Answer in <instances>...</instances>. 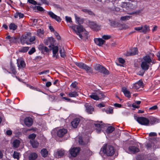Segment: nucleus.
Segmentation results:
<instances>
[{
	"label": "nucleus",
	"instance_id": "obj_31",
	"mask_svg": "<svg viewBox=\"0 0 160 160\" xmlns=\"http://www.w3.org/2000/svg\"><path fill=\"white\" fill-rule=\"evenodd\" d=\"M20 143V142L19 140L15 139L13 141L12 144L14 148H18L19 146Z\"/></svg>",
	"mask_w": 160,
	"mask_h": 160
},
{
	"label": "nucleus",
	"instance_id": "obj_18",
	"mask_svg": "<svg viewBox=\"0 0 160 160\" xmlns=\"http://www.w3.org/2000/svg\"><path fill=\"white\" fill-rule=\"evenodd\" d=\"M89 25L90 27L94 30H98L100 29V27L95 22L90 21Z\"/></svg>",
	"mask_w": 160,
	"mask_h": 160
},
{
	"label": "nucleus",
	"instance_id": "obj_7",
	"mask_svg": "<svg viewBox=\"0 0 160 160\" xmlns=\"http://www.w3.org/2000/svg\"><path fill=\"white\" fill-rule=\"evenodd\" d=\"M91 98L96 100H98L100 99L104 98V95L103 94L100 92L93 93L89 96Z\"/></svg>",
	"mask_w": 160,
	"mask_h": 160
},
{
	"label": "nucleus",
	"instance_id": "obj_14",
	"mask_svg": "<svg viewBox=\"0 0 160 160\" xmlns=\"http://www.w3.org/2000/svg\"><path fill=\"white\" fill-rule=\"evenodd\" d=\"M148 121H149V125H153L160 122L159 119L153 117H150Z\"/></svg>",
	"mask_w": 160,
	"mask_h": 160
},
{
	"label": "nucleus",
	"instance_id": "obj_10",
	"mask_svg": "<svg viewBox=\"0 0 160 160\" xmlns=\"http://www.w3.org/2000/svg\"><path fill=\"white\" fill-rule=\"evenodd\" d=\"M94 124L96 128V132L98 133L101 132L102 131L101 128H103L105 126L104 124H103L102 121L100 122H95L94 121Z\"/></svg>",
	"mask_w": 160,
	"mask_h": 160
},
{
	"label": "nucleus",
	"instance_id": "obj_11",
	"mask_svg": "<svg viewBox=\"0 0 160 160\" xmlns=\"http://www.w3.org/2000/svg\"><path fill=\"white\" fill-rule=\"evenodd\" d=\"M80 151V148L79 147H75L71 148L69 150L70 155L72 157H76Z\"/></svg>",
	"mask_w": 160,
	"mask_h": 160
},
{
	"label": "nucleus",
	"instance_id": "obj_8",
	"mask_svg": "<svg viewBox=\"0 0 160 160\" xmlns=\"http://www.w3.org/2000/svg\"><path fill=\"white\" fill-rule=\"evenodd\" d=\"M137 121L140 124L145 126H148L149 124V121L147 118L143 117H138Z\"/></svg>",
	"mask_w": 160,
	"mask_h": 160
},
{
	"label": "nucleus",
	"instance_id": "obj_20",
	"mask_svg": "<svg viewBox=\"0 0 160 160\" xmlns=\"http://www.w3.org/2000/svg\"><path fill=\"white\" fill-rule=\"evenodd\" d=\"M67 132V129L62 128L59 129L57 132V136L59 137H63Z\"/></svg>",
	"mask_w": 160,
	"mask_h": 160
},
{
	"label": "nucleus",
	"instance_id": "obj_21",
	"mask_svg": "<svg viewBox=\"0 0 160 160\" xmlns=\"http://www.w3.org/2000/svg\"><path fill=\"white\" fill-rule=\"evenodd\" d=\"M65 153V151L64 150H58L55 152L54 155L55 157L57 158H59L62 156Z\"/></svg>",
	"mask_w": 160,
	"mask_h": 160
},
{
	"label": "nucleus",
	"instance_id": "obj_32",
	"mask_svg": "<svg viewBox=\"0 0 160 160\" xmlns=\"http://www.w3.org/2000/svg\"><path fill=\"white\" fill-rule=\"evenodd\" d=\"M38 157L37 154L36 153L32 152L31 153L29 156V160H34Z\"/></svg>",
	"mask_w": 160,
	"mask_h": 160
},
{
	"label": "nucleus",
	"instance_id": "obj_55",
	"mask_svg": "<svg viewBox=\"0 0 160 160\" xmlns=\"http://www.w3.org/2000/svg\"><path fill=\"white\" fill-rule=\"evenodd\" d=\"M49 72V71L48 70H44L42 72H40L38 73V74L39 75L43 74H46L47 73H48Z\"/></svg>",
	"mask_w": 160,
	"mask_h": 160
},
{
	"label": "nucleus",
	"instance_id": "obj_4",
	"mask_svg": "<svg viewBox=\"0 0 160 160\" xmlns=\"http://www.w3.org/2000/svg\"><path fill=\"white\" fill-rule=\"evenodd\" d=\"M76 65L79 68L85 70L88 73H92V69L82 62H76Z\"/></svg>",
	"mask_w": 160,
	"mask_h": 160
},
{
	"label": "nucleus",
	"instance_id": "obj_16",
	"mask_svg": "<svg viewBox=\"0 0 160 160\" xmlns=\"http://www.w3.org/2000/svg\"><path fill=\"white\" fill-rule=\"evenodd\" d=\"M47 13L49 16L52 18L55 19L58 22H60L61 21V19L60 17L54 14L52 12L49 11Z\"/></svg>",
	"mask_w": 160,
	"mask_h": 160
},
{
	"label": "nucleus",
	"instance_id": "obj_27",
	"mask_svg": "<svg viewBox=\"0 0 160 160\" xmlns=\"http://www.w3.org/2000/svg\"><path fill=\"white\" fill-rule=\"evenodd\" d=\"M38 49L41 51L42 52H48L49 51V49L48 48L45 46L43 44H41L39 45Z\"/></svg>",
	"mask_w": 160,
	"mask_h": 160
},
{
	"label": "nucleus",
	"instance_id": "obj_52",
	"mask_svg": "<svg viewBox=\"0 0 160 160\" xmlns=\"http://www.w3.org/2000/svg\"><path fill=\"white\" fill-rule=\"evenodd\" d=\"M106 112L108 114H112L113 112V110L112 108H109L106 110Z\"/></svg>",
	"mask_w": 160,
	"mask_h": 160
},
{
	"label": "nucleus",
	"instance_id": "obj_45",
	"mask_svg": "<svg viewBox=\"0 0 160 160\" xmlns=\"http://www.w3.org/2000/svg\"><path fill=\"white\" fill-rule=\"evenodd\" d=\"M131 16H125L122 17L121 18V20L122 21L127 20L129 19Z\"/></svg>",
	"mask_w": 160,
	"mask_h": 160
},
{
	"label": "nucleus",
	"instance_id": "obj_50",
	"mask_svg": "<svg viewBox=\"0 0 160 160\" xmlns=\"http://www.w3.org/2000/svg\"><path fill=\"white\" fill-rule=\"evenodd\" d=\"M111 36L108 35H104L102 36V38L105 40H108L111 38Z\"/></svg>",
	"mask_w": 160,
	"mask_h": 160
},
{
	"label": "nucleus",
	"instance_id": "obj_62",
	"mask_svg": "<svg viewBox=\"0 0 160 160\" xmlns=\"http://www.w3.org/2000/svg\"><path fill=\"white\" fill-rule=\"evenodd\" d=\"M16 38H15L12 37L10 40H9V41L11 43L13 42L16 41Z\"/></svg>",
	"mask_w": 160,
	"mask_h": 160
},
{
	"label": "nucleus",
	"instance_id": "obj_48",
	"mask_svg": "<svg viewBox=\"0 0 160 160\" xmlns=\"http://www.w3.org/2000/svg\"><path fill=\"white\" fill-rule=\"evenodd\" d=\"M66 20L67 22L71 23L72 22L71 18L67 16L65 17Z\"/></svg>",
	"mask_w": 160,
	"mask_h": 160
},
{
	"label": "nucleus",
	"instance_id": "obj_42",
	"mask_svg": "<svg viewBox=\"0 0 160 160\" xmlns=\"http://www.w3.org/2000/svg\"><path fill=\"white\" fill-rule=\"evenodd\" d=\"M36 38L35 36H31V33H30V35L29 39V45L33 43V42L35 40Z\"/></svg>",
	"mask_w": 160,
	"mask_h": 160
},
{
	"label": "nucleus",
	"instance_id": "obj_60",
	"mask_svg": "<svg viewBox=\"0 0 160 160\" xmlns=\"http://www.w3.org/2000/svg\"><path fill=\"white\" fill-rule=\"evenodd\" d=\"M157 135V134L156 132H151L149 133V136L150 137L155 136Z\"/></svg>",
	"mask_w": 160,
	"mask_h": 160
},
{
	"label": "nucleus",
	"instance_id": "obj_59",
	"mask_svg": "<svg viewBox=\"0 0 160 160\" xmlns=\"http://www.w3.org/2000/svg\"><path fill=\"white\" fill-rule=\"evenodd\" d=\"M158 106L157 105H154L149 108L150 110H155L157 109Z\"/></svg>",
	"mask_w": 160,
	"mask_h": 160
},
{
	"label": "nucleus",
	"instance_id": "obj_12",
	"mask_svg": "<svg viewBox=\"0 0 160 160\" xmlns=\"http://www.w3.org/2000/svg\"><path fill=\"white\" fill-rule=\"evenodd\" d=\"M138 50L137 48H134L130 49L125 54V55L127 56H133L138 53Z\"/></svg>",
	"mask_w": 160,
	"mask_h": 160
},
{
	"label": "nucleus",
	"instance_id": "obj_37",
	"mask_svg": "<svg viewBox=\"0 0 160 160\" xmlns=\"http://www.w3.org/2000/svg\"><path fill=\"white\" fill-rule=\"evenodd\" d=\"M59 53L61 57L64 58L66 56V52L63 48H60Z\"/></svg>",
	"mask_w": 160,
	"mask_h": 160
},
{
	"label": "nucleus",
	"instance_id": "obj_39",
	"mask_svg": "<svg viewBox=\"0 0 160 160\" xmlns=\"http://www.w3.org/2000/svg\"><path fill=\"white\" fill-rule=\"evenodd\" d=\"M24 17L23 14L20 12H17L14 15V17L15 18H18L19 17V18H23Z\"/></svg>",
	"mask_w": 160,
	"mask_h": 160
},
{
	"label": "nucleus",
	"instance_id": "obj_57",
	"mask_svg": "<svg viewBox=\"0 0 160 160\" xmlns=\"http://www.w3.org/2000/svg\"><path fill=\"white\" fill-rule=\"evenodd\" d=\"M115 0H105L103 4L105 5L110 3V1H115Z\"/></svg>",
	"mask_w": 160,
	"mask_h": 160
},
{
	"label": "nucleus",
	"instance_id": "obj_49",
	"mask_svg": "<svg viewBox=\"0 0 160 160\" xmlns=\"http://www.w3.org/2000/svg\"><path fill=\"white\" fill-rule=\"evenodd\" d=\"M36 51L34 48H32V49L28 52V53L29 55H31L34 53Z\"/></svg>",
	"mask_w": 160,
	"mask_h": 160
},
{
	"label": "nucleus",
	"instance_id": "obj_34",
	"mask_svg": "<svg viewBox=\"0 0 160 160\" xmlns=\"http://www.w3.org/2000/svg\"><path fill=\"white\" fill-rule=\"evenodd\" d=\"M108 9L110 12L114 11H118L120 10V8H119L116 7L114 6H113L112 7H108Z\"/></svg>",
	"mask_w": 160,
	"mask_h": 160
},
{
	"label": "nucleus",
	"instance_id": "obj_41",
	"mask_svg": "<svg viewBox=\"0 0 160 160\" xmlns=\"http://www.w3.org/2000/svg\"><path fill=\"white\" fill-rule=\"evenodd\" d=\"M115 130V128L112 126L108 127L107 129L106 132L108 133H111Z\"/></svg>",
	"mask_w": 160,
	"mask_h": 160
},
{
	"label": "nucleus",
	"instance_id": "obj_3",
	"mask_svg": "<svg viewBox=\"0 0 160 160\" xmlns=\"http://www.w3.org/2000/svg\"><path fill=\"white\" fill-rule=\"evenodd\" d=\"M102 152L106 154L107 155L112 156L115 152V149L113 147L111 146H108L107 148V145H105L101 148Z\"/></svg>",
	"mask_w": 160,
	"mask_h": 160
},
{
	"label": "nucleus",
	"instance_id": "obj_40",
	"mask_svg": "<svg viewBox=\"0 0 160 160\" xmlns=\"http://www.w3.org/2000/svg\"><path fill=\"white\" fill-rule=\"evenodd\" d=\"M17 26L14 23H11L9 26V28L10 29L12 30L13 31L15 30L17 28Z\"/></svg>",
	"mask_w": 160,
	"mask_h": 160
},
{
	"label": "nucleus",
	"instance_id": "obj_29",
	"mask_svg": "<svg viewBox=\"0 0 160 160\" xmlns=\"http://www.w3.org/2000/svg\"><path fill=\"white\" fill-rule=\"evenodd\" d=\"M122 91L123 92L125 96L128 98H129L130 97V92L126 88H122Z\"/></svg>",
	"mask_w": 160,
	"mask_h": 160
},
{
	"label": "nucleus",
	"instance_id": "obj_36",
	"mask_svg": "<svg viewBox=\"0 0 160 160\" xmlns=\"http://www.w3.org/2000/svg\"><path fill=\"white\" fill-rule=\"evenodd\" d=\"M82 11L86 13H88L90 15H93L94 13L90 10L87 9L86 8H83L82 9Z\"/></svg>",
	"mask_w": 160,
	"mask_h": 160
},
{
	"label": "nucleus",
	"instance_id": "obj_33",
	"mask_svg": "<svg viewBox=\"0 0 160 160\" xmlns=\"http://www.w3.org/2000/svg\"><path fill=\"white\" fill-rule=\"evenodd\" d=\"M29 48L28 47H22L19 49V51L22 53H25L28 51Z\"/></svg>",
	"mask_w": 160,
	"mask_h": 160
},
{
	"label": "nucleus",
	"instance_id": "obj_46",
	"mask_svg": "<svg viewBox=\"0 0 160 160\" xmlns=\"http://www.w3.org/2000/svg\"><path fill=\"white\" fill-rule=\"evenodd\" d=\"M36 137V135L34 133H32L30 134L28 136V138L30 139H31V141H33Z\"/></svg>",
	"mask_w": 160,
	"mask_h": 160
},
{
	"label": "nucleus",
	"instance_id": "obj_15",
	"mask_svg": "<svg viewBox=\"0 0 160 160\" xmlns=\"http://www.w3.org/2000/svg\"><path fill=\"white\" fill-rule=\"evenodd\" d=\"M52 57L53 58H55L56 59L58 58V48L57 46H52Z\"/></svg>",
	"mask_w": 160,
	"mask_h": 160
},
{
	"label": "nucleus",
	"instance_id": "obj_61",
	"mask_svg": "<svg viewBox=\"0 0 160 160\" xmlns=\"http://www.w3.org/2000/svg\"><path fill=\"white\" fill-rule=\"evenodd\" d=\"M41 2L43 4H44L46 5H48L49 2L47 0H40Z\"/></svg>",
	"mask_w": 160,
	"mask_h": 160
},
{
	"label": "nucleus",
	"instance_id": "obj_43",
	"mask_svg": "<svg viewBox=\"0 0 160 160\" xmlns=\"http://www.w3.org/2000/svg\"><path fill=\"white\" fill-rule=\"evenodd\" d=\"M13 156L14 158L18 159L19 158V153L14 151L13 154Z\"/></svg>",
	"mask_w": 160,
	"mask_h": 160
},
{
	"label": "nucleus",
	"instance_id": "obj_38",
	"mask_svg": "<svg viewBox=\"0 0 160 160\" xmlns=\"http://www.w3.org/2000/svg\"><path fill=\"white\" fill-rule=\"evenodd\" d=\"M30 143L33 148H37L39 144L38 142L34 141H30Z\"/></svg>",
	"mask_w": 160,
	"mask_h": 160
},
{
	"label": "nucleus",
	"instance_id": "obj_28",
	"mask_svg": "<svg viewBox=\"0 0 160 160\" xmlns=\"http://www.w3.org/2000/svg\"><path fill=\"white\" fill-rule=\"evenodd\" d=\"M68 95L70 98H76L78 96V92L76 91L71 92H69Z\"/></svg>",
	"mask_w": 160,
	"mask_h": 160
},
{
	"label": "nucleus",
	"instance_id": "obj_44",
	"mask_svg": "<svg viewBox=\"0 0 160 160\" xmlns=\"http://www.w3.org/2000/svg\"><path fill=\"white\" fill-rule=\"evenodd\" d=\"M78 85V83L76 82H74L71 84L70 85V87L73 88H75L76 90L78 89V88L77 87V85Z\"/></svg>",
	"mask_w": 160,
	"mask_h": 160
},
{
	"label": "nucleus",
	"instance_id": "obj_53",
	"mask_svg": "<svg viewBox=\"0 0 160 160\" xmlns=\"http://www.w3.org/2000/svg\"><path fill=\"white\" fill-rule=\"evenodd\" d=\"M10 70H11V71L12 72V73L13 74L15 75L16 74L17 72H16V71L15 70V69L14 67L11 66V67Z\"/></svg>",
	"mask_w": 160,
	"mask_h": 160
},
{
	"label": "nucleus",
	"instance_id": "obj_63",
	"mask_svg": "<svg viewBox=\"0 0 160 160\" xmlns=\"http://www.w3.org/2000/svg\"><path fill=\"white\" fill-rule=\"evenodd\" d=\"M12 133V131L11 130H8L6 132V134L8 136L11 135Z\"/></svg>",
	"mask_w": 160,
	"mask_h": 160
},
{
	"label": "nucleus",
	"instance_id": "obj_24",
	"mask_svg": "<svg viewBox=\"0 0 160 160\" xmlns=\"http://www.w3.org/2000/svg\"><path fill=\"white\" fill-rule=\"evenodd\" d=\"M17 63L18 68H24L25 66V63L24 62L21 58L18 59L17 60Z\"/></svg>",
	"mask_w": 160,
	"mask_h": 160
},
{
	"label": "nucleus",
	"instance_id": "obj_51",
	"mask_svg": "<svg viewBox=\"0 0 160 160\" xmlns=\"http://www.w3.org/2000/svg\"><path fill=\"white\" fill-rule=\"evenodd\" d=\"M37 34L39 36L43 34V30L41 29H38L37 31Z\"/></svg>",
	"mask_w": 160,
	"mask_h": 160
},
{
	"label": "nucleus",
	"instance_id": "obj_22",
	"mask_svg": "<svg viewBox=\"0 0 160 160\" xmlns=\"http://www.w3.org/2000/svg\"><path fill=\"white\" fill-rule=\"evenodd\" d=\"M59 96L61 97L60 100L63 101H67L70 102H73L74 101L72 100L70 98L64 97L65 94L63 93H61L59 94Z\"/></svg>",
	"mask_w": 160,
	"mask_h": 160
},
{
	"label": "nucleus",
	"instance_id": "obj_35",
	"mask_svg": "<svg viewBox=\"0 0 160 160\" xmlns=\"http://www.w3.org/2000/svg\"><path fill=\"white\" fill-rule=\"evenodd\" d=\"M42 155L44 157H46L48 154V152L45 148L42 149L41 151Z\"/></svg>",
	"mask_w": 160,
	"mask_h": 160
},
{
	"label": "nucleus",
	"instance_id": "obj_2",
	"mask_svg": "<svg viewBox=\"0 0 160 160\" xmlns=\"http://www.w3.org/2000/svg\"><path fill=\"white\" fill-rule=\"evenodd\" d=\"M155 63V61L152 60L149 56L147 55L143 57L141 67L142 69L144 71L147 70L150 65Z\"/></svg>",
	"mask_w": 160,
	"mask_h": 160
},
{
	"label": "nucleus",
	"instance_id": "obj_64",
	"mask_svg": "<svg viewBox=\"0 0 160 160\" xmlns=\"http://www.w3.org/2000/svg\"><path fill=\"white\" fill-rule=\"evenodd\" d=\"M118 61L120 63H124V60L122 58H118Z\"/></svg>",
	"mask_w": 160,
	"mask_h": 160
},
{
	"label": "nucleus",
	"instance_id": "obj_30",
	"mask_svg": "<svg viewBox=\"0 0 160 160\" xmlns=\"http://www.w3.org/2000/svg\"><path fill=\"white\" fill-rule=\"evenodd\" d=\"M149 31V27L148 26L145 25L143 27L142 26V31H140V32L146 33Z\"/></svg>",
	"mask_w": 160,
	"mask_h": 160
},
{
	"label": "nucleus",
	"instance_id": "obj_23",
	"mask_svg": "<svg viewBox=\"0 0 160 160\" xmlns=\"http://www.w3.org/2000/svg\"><path fill=\"white\" fill-rule=\"evenodd\" d=\"M95 43L99 46L102 45L105 42V41L101 38H96L94 39Z\"/></svg>",
	"mask_w": 160,
	"mask_h": 160
},
{
	"label": "nucleus",
	"instance_id": "obj_19",
	"mask_svg": "<svg viewBox=\"0 0 160 160\" xmlns=\"http://www.w3.org/2000/svg\"><path fill=\"white\" fill-rule=\"evenodd\" d=\"M55 43V40L54 38L52 37L48 38L47 39V42L46 43V44L48 45V47L49 48L51 47L52 46H53L54 45Z\"/></svg>",
	"mask_w": 160,
	"mask_h": 160
},
{
	"label": "nucleus",
	"instance_id": "obj_9",
	"mask_svg": "<svg viewBox=\"0 0 160 160\" xmlns=\"http://www.w3.org/2000/svg\"><path fill=\"white\" fill-rule=\"evenodd\" d=\"M139 149L137 147L133 146H130L126 150V152L129 153L135 154L139 152Z\"/></svg>",
	"mask_w": 160,
	"mask_h": 160
},
{
	"label": "nucleus",
	"instance_id": "obj_56",
	"mask_svg": "<svg viewBox=\"0 0 160 160\" xmlns=\"http://www.w3.org/2000/svg\"><path fill=\"white\" fill-rule=\"evenodd\" d=\"M74 16L76 22L79 23L80 18L79 17H78L76 14H74Z\"/></svg>",
	"mask_w": 160,
	"mask_h": 160
},
{
	"label": "nucleus",
	"instance_id": "obj_26",
	"mask_svg": "<svg viewBox=\"0 0 160 160\" xmlns=\"http://www.w3.org/2000/svg\"><path fill=\"white\" fill-rule=\"evenodd\" d=\"M80 122V119L76 118L73 120L71 122L72 126L74 128H76Z\"/></svg>",
	"mask_w": 160,
	"mask_h": 160
},
{
	"label": "nucleus",
	"instance_id": "obj_47",
	"mask_svg": "<svg viewBox=\"0 0 160 160\" xmlns=\"http://www.w3.org/2000/svg\"><path fill=\"white\" fill-rule=\"evenodd\" d=\"M28 2L30 4L34 5L38 4V5H41L40 3L38 4L37 2L34 0H28Z\"/></svg>",
	"mask_w": 160,
	"mask_h": 160
},
{
	"label": "nucleus",
	"instance_id": "obj_17",
	"mask_svg": "<svg viewBox=\"0 0 160 160\" xmlns=\"http://www.w3.org/2000/svg\"><path fill=\"white\" fill-rule=\"evenodd\" d=\"M143 82L141 80H139L137 82L132 84V89L137 90L143 86Z\"/></svg>",
	"mask_w": 160,
	"mask_h": 160
},
{
	"label": "nucleus",
	"instance_id": "obj_58",
	"mask_svg": "<svg viewBox=\"0 0 160 160\" xmlns=\"http://www.w3.org/2000/svg\"><path fill=\"white\" fill-rule=\"evenodd\" d=\"M36 8L38 10L40 11H44L43 8L41 6H37L36 7Z\"/></svg>",
	"mask_w": 160,
	"mask_h": 160
},
{
	"label": "nucleus",
	"instance_id": "obj_6",
	"mask_svg": "<svg viewBox=\"0 0 160 160\" xmlns=\"http://www.w3.org/2000/svg\"><path fill=\"white\" fill-rule=\"evenodd\" d=\"M30 35V32H27L21 38V42L22 44L26 43L29 45V39Z\"/></svg>",
	"mask_w": 160,
	"mask_h": 160
},
{
	"label": "nucleus",
	"instance_id": "obj_13",
	"mask_svg": "<svg viewBox=\"0 0 160 160\" xmlns=\"http://www.w3.org/2000/svg\"><path fill=\"white\" fill-rule=\"evenodd\" d=\"M86 108V111L89 114H91L94 111V108L90 104L86 103L84 104Z\"/></svg>",
	"mask_w": 160,
	"mask_h": 160
},
{
	"label": "nucleus",
	"instance_id": "obj_5",
	"mask_svg": "<svg viewBox=\"0 0 160 160\" xmlns=\"http://www.w3.org/2000/svg\"><path fill=\"white\" fill-rule=\"evenodd\" d=\"M95 69L98 72L105 74H108L109 71L103 66L99 64H96L94 66Z\"/></svg>",
	"mask_w": 160,
	"mask_h": 160
},
{
	"label": "nucleus",
	"instance_id": "obj_25",
	"mask_svg": "<svg viewBox=\"0 0 160 160\" xmlns=\"http://www.w3.org/2000/svg\"><path fill=\"white\" fill-rule=\"evenodd\" d=\"M24 123L26 126L28 127H30L32 124V120L30 117L26 118L24 119Z\"/></svg>",
	"mask_w": 160,
	"mask_h": 160
},
{
	"label": "nucleus",
	"instance_id": "obj_1",
	"mask_svg": "<svg viewBox=\"0 0 160 160\" xmlns=\"http://www.w3.org/2000/svg\"><path fill=\"white\" fill-rule=\"evenodd\" d=\"M70 27L77 35H78L81 39L88 38V32L81 25H79L77 26L76 25H74Z\"/></svg>",
	"mask_w": 160,
	"mask_h": 160
},
{
	"label": "nucleus",
	"instance_id": "obj_54",
	"mask_svg": "<svg viewBox=\"0 0 160 160\" xmlns=\"http://www.w3.org/2000/svg\"><path fill=\"white\" fill-rule=\"evenodd\" d=\"M78 142L80 144L82 145H84L86 144L84 142H83L82 139L81 138H79Z\"/></svg>",
	"mask_w": 160,
	"mask_h": 160
}]
</instances>
